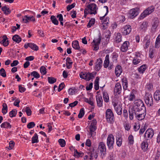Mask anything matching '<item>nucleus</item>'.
<instances>
[{
  "label": "nucleus",
  "mask_w": 160,
  "mask_h": 160,
  "mask_svg": "<svg viewBox=\"0 0 160 160\" xmlns=\"http://www.w3.org/2000/svg\"><path fill=\"white\" fill-rule=\"evenodd\" d=\"M132 30L131 26L129 25H127L121 29L122 33L125 35L129 34Z\"/></svg>",
  "instance_id": "ddd939ff"
},
{
  "label": "nucleus",
  "mask_w": 160,
  "mask_h": 160,
  "mask_svg": "<svg viewBox=\"0 0 160 160\" xmlns=\"http://www.w3.org/2000/svg\"><path fill=\"white\" fill-rule=\"evenodd\" d=\"M25 111L26 112L27 115L28 116H30L32 114V111L29 107H26Z\"/></svg>",
  "instance_id": "bf43d9fd"
},
{
  "label": "nucleus",
  "mask_w": 160,
  "mask_h": 160,
  "mask_svg": "<svg viewBox=\"0 0 160 160\" xmlns=\"http://www.w3.org/2000/svg\"><path fill=\"white\" fill-rule=\"evenodd\" d=\"M58 142L61 147H63L65 146L66 142L64 139H59Z\"/></svg>",
  "instance_id": "4d7b16f0"
},
{
  "label": "nucleus",
  "mask_w": 160,
  "mask_h": 160,
  "mask_svg": "<svg viewBox=\"0 0 160 160\" xmlns=\"http://www.w3.org/2000/svg\"><path fill=\"white\" fill-rule=\"evenodd\" d=\"M2 112L4 115L8 112V106L7 104L5 103H3L2 105Z\"/></svg>",
  "instance_id": "4c0bfd02"
},
{
  "label": "nucleus",
  "mask_w": 160,
  "mask_h": 160,
  "mask_svg": "<svg viewBox=\"0 0 160 160\" xmlns=\"http://www.w3.org/2000/svg\"><path fill=\"white\" fill-rule=\"evenodd\" d=\"M143 42L145 43L144 46L145 48H147L149 46L150 43V40L149 39H148L147 37H145L143 40Z\"/></svg>",
  "instance_id": "c756f323"
},
{
  "label": "nucleus",
  "mask_w": 160,
  "mask_h": 160,
  "mask_svg": "<svg viewBox=\"0 0 160 160\" xmlns=\"http://www.w3.org/2000/svg\"><path fill=\"white\" fill-rule=\"evenodd\" d=\"M123 115L126 119H127L128 117L127 110L125 109L123 110Z\"/></svg>",
  "instance_id": "69168bd1"
},
{
  "label": "nucleus",
  "mask_w": 160,
  "mask_h": 160,
  "mask_svg": "<svg viewBox=\"0 0 160 160\" xmlns=\"http://www.w3.org/2000/svg\"><path fill=\"white\" fill-rule=\"evenodd\" d=\"M127 98L128 101L131 102L135 99V96L133 93L132 92L127 96Z\"/></svg>",
  "instance_id": "58836bf2"
},
{
  "label": "nucleus",
  "mask_w": 160,
  "mask_h": 160,
  "mask_svg": "<svg viewBox=\"0 0 160 160\" xmlns=\"http://www.w3.org/2000/svg\"><path fill=\"white\" fill-rule=\"evenodd\" d=\"M129 45V42L128 41L124 42L121 46L120 50L122 52H126L128 49Z\"/></svg>",
  "instance_id": "f3484780"
},
{
  "label": "nucleus",
  "mask_w": 160,
  "mask_h": 160,
  "mask_svg": "<svg viewBox=\"0 0 160 160\" xmlns=\"http://www.w3.org/2000/svg\"><path fill=\"white\" fill-rule=\"evenodd\" d=\"M154 133V132L152 128L148 129L146 131L144 135V138L146 140H149L152 138Z\"/></svg>",
  "instance_id": "9d476101"
},
{
  "label": "nucleus",
  "mask_w": 160,
  "mask_h": 160,
  "mask_svg": "<svg viewBox=\"0 0 160 160\" xmlns=\"http://www.w3.org/2000/svg\"><path fill=\"white\" fill-rule=\"evenodd\" d=\"M88 155H90V158H89L90 160H92L93 154H94V149L93 148H91L90 151L88 152Z\"/></svg>",
  "instance_id": "6e6d98bb"
},
{
  "label": "nucleus",
  "mask_w": 160,
  "mask_h": 160,
  "mask_svg": "<svg viewBox=\"0 0 160 160\" xmlns=\"http://www.w3.org/2000/svg\"><path fill=\"white\" fill-rule=\"evenodd\" d=\"M122 72V67L120 65H117L115 68V72L116 75L118 77L121 75Z\"/></svg>",
  "instance_id": "4be33fe9"
},
{
  "label": "nucleus",
  "mask_w": 160,
  "mask_h": 160,
  "mask_svg": "<svg viewBox=\"0 0 160 160\" xmlns=\"http://www.w3.org/2000/svg\"><path fill=\"white\" fill-rule=\"evenodd\" d=\"M147 127L146 124L142 125L139 131L140 134H142L146 130Z\"/></svg>",
  "instance_id": "09e8293b"
},
{
  "label": "nucleus",
  "mask_w": 160,
  "mask_h": 160,
  "mask_svg": "<svg viewBox=\"0 0 160 160\" xmlns=\"http://www.w3.org/2000/svg\"><path fill=\"white\" fill-rule=\"evenodd\" d=\"M148 23L146 22H144L140 25L139 28L143 31H145L148 27Z\"/></svg>",
  "instance_id": "c9c22d12"
},
{
  "label": "nucleus",
  "mask_w": 160,
  "mask_h": 160,
  "mask_svg": "<svg viewBox=\"0 0 160 160\" xmlns=\"http://www.w3.org/2000/svg\"><path fill=\"white\" fill-rule=\"evenodd\" d=\"M138 14V12L137 8H133L131 9L129 12V17L131 18H134Z\"/></svg>",
  "instance_id": "a211bd4d"
},
{
  "label": "nucleus",
  "mask_w": 160,
  "mask_h": 160,
  "mask_svg": "<svg viewBox=\"0 0 160 160\" xmlns=\"http://www.w3.org/2000/svg\"><path fill=\"white\" fill-rule=\"evenodd\" d=\"M114 40L117 43H119L122 41V36L120 33H117L114 35Z\"/></svg>",
  "instance_id": "5701e85b"
},
{
  "label": "nucleus",
  "mask_w": 160,
  "mask_h": 160,
  "mask_svg": "<svg viewBox=\"0 0 160 160\" xmlns=\"http://www.w3.org/2000/svg\"><path fill=\"white\" fill-rule=\"evenodd\" d=\"M95 64L96 65L94 68L95 70L96 71H98L102 66V59L101 58L97 59Z\"/></svg>",
  "instance_id": "2eb2a0df"
},
{
  "label": "nucleus",
  "mask_w": 160,
  "mask_h": 160,
  "mask_svg": "<svg viewBox=\"0 0 160 160\" xmlns=\"http://www.w3.org/2000/svg\"><path fill=\"white\" fill-rule=\"evenodd\" d=\"M136 115V117L138 120H142L143 119L146 115V111L138 112H133Z\"/></svg>",
  "instance_id": "f8f14e48"
},
{
  "label": "nucleus",
  "mask_w": 160,
  "mask_h": 160,
  "mask_svg": "<svg viewBox=\"0 0 160 160\" xmlns=\"http://www.w3.org/2000/svg\"><path fill=\"white\" fill-rule=\"evenodd\" d=\"M35 19L33 16L28 17L27 15L24 16L22 18V21L24 23H26L29 22V21H35Z\"/></svg>",
  "instance_id": "412c9836"
},
{
  "label": "nucleus",
  "mask_w": 160,
  "mask_h": 160,
  "mask_svg": "<svg viewBox=\"0 0 160 160\" xmlns=\"http://www.w3.org/2000/svg\"><path fill=\"white\" fill-rule=\"evenodd\" d=\"M1 9L5 15H8L10 14L11 12L9 8H8L6 6L2 7Z\"/></svg>",
  "instance_id": "bb28decb"
},
{
  "label": "nucleus",
  "mask_w": 160,
  "mask_h": 160,
  "mask_svg": "<svg viewBox=\"0 0 160 160\" xmlns=\"http://www.w3.org/2000/svg\"><path fill=\"white\" fill-rule=\"evenodd\" d=\"M35 125V124L34 122H32L29 123L27 125V128L30 129L33 128Z\"/></svg>",
  "instance_id": "052dcab7"
},
{
  "label": "nucleus",
  "mask_w": 160,
  "mask_h": 160,
  "mask_svg": "<svg viewBox=\"0 0 160 160\" xmlns=\"http://www.w3.org/2000/svg\"><path fill=\"white\" fill-rule=\"evenodd\" d=\"M112 104L114 107V109L117 114L121 115L122 114V106L121 104H118L116 102H112Z\"/></svg>",
  "instance_id": "9b49d317"
},
{
  "label": "nucleus",
  "mask_w": 160,
  "mask_h": 160,
  "mask_svg": "<svg viewBox=\"0 0 160 160\" xmlns=\"http://www.w3.org/2000/svg\"><path fill=\"white\" fill-rule=\"evenodd\" d=\"M95 22V19L94 18H92L88 23L87 25V28H90L94 24Z\"/></svg>",
  "instance_id": "49530a36"
},
{
  "label": "nucleus",
  "mask_w": 160,
  "mask_h": 160,
  "mask_svg": "<svg viewBox=\"0 0 160 160\" xmlns=\"http://www.w3.org/2000/svg\"><path fill=\"white\" fill-rule=\"evenodd\" d=\"M132 109L133 112H137L146 111L143 102L140 99H137L134 101Z\"/></svg>",
  "instance_id": "f257e3e1"
},
{
  "label": "nucleus",
  "mask_w": 160,
  "mask_h": 160,
  "mask_svg": "<svg viewBox=\"0 0 160 160\" xmlns=\"http://www.w3.org/2000/svg\"><path fill=\"white\" fill-rule=\"evenodd\" d=\"M46 68L44 66H42L40 68L41 73L43 75H45L47 73Z\"/></svg>",
  "instance_id": "3c124183"
},
{
  "label": "nucleus",
  "mask_w": 160,
  "mask_h": 160,
  "mask_svg": "<svg viewBox=\"0 0 160 160\" xmlns=\"http://www.w3.org/2000/svg\"><path fill=\"white\" fill-rule=\"evenodd\" d=\"M133 111L132 109L131 110H129V118L131 120H132L133 119Z\"/></svg>",
  "instance_id": "680f3d73"
},
{
  "label": "nucleus",
  "mask_w": 160,
  "mask_h": 160,
  "mask_svg": "<svg viewBox=\"0 0 160 160\" xmlns=\"http://www.w3.org/2000/svg\"><path fill=\"white\" fill-rule=\"evenodd\" d=\"M48 82L50 84H53L56 81V79L52 77H48Z\"/></svg>",
  "instance_id": "864d4df0"
},
{
  "label": "nucleus",
  "mask_w": 160,
  "mask_h": 160,
  "mask_svg": "<svg viewBox=\"0 0 160 160\" xmlns=\"http://www.w3.org/2000/svg\"><path fill=\"white\" fill-rule=\"evenodd\" d=\"M148 146V143L146 142L143 141L141 144V148L143 150H147Z\"/></svg>",
  "instance_id": "c03bdc74"
},
{
  "label": "nucleus",
  "mask_w": 160,
  "mask_h": 160,
  "mask_svg": "<svg viewBox=\"0 0 160 160\" xmlns=\"http://www.w3.org/2000/svg\"><path fill=\"white\" fill-rule=\"evenodd\" d=\"M159 24V20L158 18H155L152 24L151 30L152 32H155L156 31V29L158 26Z\"/></svg>",
  "instance_id": "4468645a"
},
{
  "label": "nucleus",
  "mask_w": 160,
  "mask_h": 160,
  "mask_svg": "<svg viewBox=\"0 0 160 160\" xmlns=\"http://www.w3.org/2000/svg\"><path fill=\"white\" fill-rule=\"evenodd\" d=\"M0 74L4 78L6 77V72L3 68H2L0 70Z\"/></svg>",
  "instance_id": "13d9d810"
},
{
  "label": "nucleus",
  "mask_w": 160,
  "mask_h": 160,
  "mask_svg": "<svg viewBox=\"0 0 160 160\" xmlns=\"http://www.w3.org/2000/svg\"><path fill=\"white\" fill-rule=\"evenodd\" d=\"M72 46L73 48L76 50H79L80 48L78 42L77 40H75L72 42Z\"/></svg>",
  "instance_id": "cd10ccee"
},
{
  "label": "nucleus",
  "mask_w": 160,
  "mask_h": 160,
  "mask_svg": "<svg viewBox=\"0 0 160 160\" xmlns=\"http://www.w3.org/2000/svg\"><path fill=\"white\" fill-rule=\"evenodd\" d=\"M38 134L37 133H35L32 138V143H38Z\"/></svg>",
  "instance_id": "ea45409f"
},
{
  "label": "nucleus",
  "mask_w": 160,
  "mask_h": 160,
  "mask_svg": "<svg viewBox=\"0 0 160 160\" xmlns=\"http://www.w3.org/2000/svg\"><path fill=\"white\" fill-rule=\"evenodd\" d=\"M122 91V86L119 82H117L115 85L114 88V92L117 95L121 93Z\"/></svg>",
  "instance_id": "dca6fc26"
},
{
  "label": "nucleus",
  "mask_w": 160,
  "mask_h": 160,
  "mask_svg": "<svg viewBox=\"0 0 160 160\" xmlns=\"http://www.w3.org/2000/svg\"><path fill=\"white\" fill-rule=\"evenodd\" d=\"M104 8H105L107 10V12L102 17H100V19L101 20H103L105 18V16L107 14L108 12V7L107 6H104Z\"/></svg>",
  "instance_id": "0e129e2a"
},
{
  "label": "nucleus",
  "mask_w": 160,
  "mask_h": 160,
  "mask_svg": "<svg viewBox=\"0 0 160 160\" xmlns=\"http://www.w3.org/2000/svg\"><path fill=\"white\" fill-rule=\"evenodd\" d=\"M140 127V124H138V125L137 124L135 123L133 126V129L135 131H137L139 129Z\"/></svg>",
  "instance_id": "774afa93"
},
{
  "label": "nucleus",
  "mask_w": 160,
  "mask_h": 160,
  "mask_svg": "<svg viewBox=\"0 0 160 160\" xmlns=\"http://www.w3.org/2000/svg\"><path fill=\"white\" fill-rule=\"evenodd\" d=\"M0 126L2 128L7 129H10L12 127L11 124L8 122H5L2 123L1 124Z\"/></svg>",
  "instance_id": "b1692460"
},
{
  "label": "nucleus",
  "mask_w": 160,
  "mask_h": 160,
  "mask_svg": "<svg viewBox=\"0 0 160 160\" xmlns=\"http://www.w3.org/2000/svg\"><path fill=\"white\" fill-rule=\"evenodd\" d=\"M97 121L95 118L93 119L91 122V125L89 126L90 132L89 135L90 137L92 136L93 132H94L97 129Z\"/></svg>",
  "instance_id": "1a4fd4ad"
},
{
  "label": "nucleus",
  "mask_w": 160,
  "mask_h": 160,
  "mask_svg": "<svg viewBox=\"0 0 160 160\" xmlns=\"http://www.w3.org/2000/svg\"><path fill=\"white\" fill-rule=\"evenodd\" d=\"M160 46V34L156 38L155 44V47L158 48Z\"/></svg>",
  "instance_id": "a19ab883"
},
{
  "label": "nucleus",
  "mask_w": 160,
  "mask_h": 160,
  "mask_svg": "<svg viewBox=\"0 0 160 160\" xmlns=\"http://www.w3.org/2000/svg\"><path fill=\"white\" fill-rule=\"evenodd\" d=\"M74 156L78 158L80 157H82L84 155V153L82 152H78L76 149L74 150Z\"/></svg>",
  "instance_id": "f704fd0d"
},
{
  "label": "nucleus",
  "mask_w": 160,
  "mask_h": 160,
  "mask_svg": "<svg viewBox=\"0 0 160 160\" xmlns=\"http://www.w3.org/2000/svg\"><path fill=\"white\" fill-rule=\"evenodd\" d=\"M103 97L105 102H108L109 101V97L108 94L106 91H104L103 92Z\"/></svg>",
  "instance_id": "72a5a7b5"
},
{
  "label": "nucleus",
  "mask_w": 160,
  "mask_h": 160,
  "mask_svg": "<svg viewBox=\"0 0 160 160\" xmlns=\"http://www.w3.org/2000/svg\"><path fill=\"white\" fill-rule=\"evenodd\" d=\"M144 100L146 104L148 106L153 105V100L152 95L149 92H146L144 96Z\"/></svg>",
  "instance_id": "39448f33"
},
{
  "label": "nucleus",
  "mask_w": 160,
  "mask_h": 160,
  "mask_svg": "<svg viewBox=\"0 0 160 160\" xmlns=\"http://www.w3.org/2000/svg\"><path fill=\"white\" fill-rule=\"evenodd\" d=\"M128 143L130 145H132L134 142L133 136L132 135L130 134L129 136L128 137Z\"/></svg>",
  "instance_id": "37998d69"
},
{
  "label": "nucleus",
  "mask_w": 160,
  "mask_h": 160,
  "mask_svg": "<svg viewBox=\"0 0 160 160\" xmlns=\"http://www.w3.org/2000/svg\"><path fill=\"white\" fill-rule=\"evenodd\" d=\"M109 63V54H107L105 57V59L104 62V67L105 68H108Z\"/></svg>",
  "instance_id": "a878e982"
},
{
  "label": "nucleus",
  "mask_w": 160,
  "mask_h": 160,
  "mask_svg": "<svg viewBox=\"0 0 160 160\" xmlns=\"http://www.w3.org/2000/svg\"><path fill=\"white\" fill-rule=\"evenodd\" d=\"M97 5L95 3H92L87 5L84 11V16L86 18L88 14H96L97 12Z\"/></svg>",
  "instance_id": "f03ea898"
},
{
  "label": "nucleus",
  "mask_w": 160,
  "mask_h": 160,
  "mask_svg": "<svg viewBox=\"0 0 160 160\" xmlns=\"http://www.w3.org/2000/svg\"><path fill=\"white\" fill-rule=\"evenodd\" d=\"M97 72H95L92 73L88 72L82 73V72L80 73L79 76L80 78L89 81L94 78Z\"/></svg>",
  "instance_id": "7ed1b4c3"
},
{
  "label": "nucleus",
  "mask_w": 160,
  "mask_h": 160,
  "mask_svg": "<svg viewBox=\"0 0 160 160\" xmlns=\"http://www.w3.org/2000/svg\"><path fill=\"white\" fill-rule=\"evenodd\" d=\"M114 143V138L112 134L108 135L107 141V144L109 149H112Z\"/></svg>",
  "instance_id": "0eeeda50"
},
{
  "label": "nucleus",
  "mask_w": 160,
  "mask_h": 160,
  "mask_svg": "<svg viewBox=\"0 0 160 160\" xmlns=\"http://www.w3.org/2000/svg\"><path fill=\"white\" fill-rule=\"evenodd\" d=\"M17 111L15 109H13L9 113V116L11 118H12L15 117L17 113Z\"/></svg>",
  "instance_id": "de8ad7c7"
},
{
  "label": "nucleus",
  "mask_w": 160,
  "mask_h": 160,
  "mask_svg": "<svg viewBox=\"0 0 160 160\" xmlns=\"http://www.w3.org/2000/svg\"><path fill=\"white\" fill-rule=\"evenodd\" d=\"M147 68L146 65L144 64L138 68V71L141 73L143 74Z\"/></svg>",
  "instance_id": "e433bc0d"
},
{
  "label": "nucleus",
  "mask_w": 160,
  "mask_h": 160,
  "mask_svg": "<svg viewBox=\"0 0 160 160\" xmlns=\"http://www.w3.org/2000/svg\"><path fill=\"white\" fill-rule=\"evenodd\" d=\"M154 98L156 101H158L160 100V91L157 90L154 93Z\"/></svg>",
  "instance_id": "7c9ffc66"
},
{
  "label": "nucleus",
  "mask_w": 160,
  "mask_h": 160,
  "mask_svg": "<svg viewBox=\"0 0 160 160\" xmlns=\"http://www.w3.org/2000/svg\"><path fill=\"white\" fill-rule=\"evenodd\" d=\"M155 8L153 6H151L145 10L141 15V19H142L147 15L151 13L154 11Z\"/></svg>",
  "instance_id": "6e6552de"
},
{
  "label": "nucleus",
  "mask_w": 160,
  "mask_h": 160,
  "mask_svg": "<svg viewBox=\"0 0 160 160\" xmlns=\"http://www.w3.org/2000/svg\"><path fill=\"white\" fill-rule=\"evenodd\" d=\"M122 84L123 89L125 90H126L128 87V80L126 78H123L122 79Z\"/></svg>",
  "instance_id": "393cba45"
},
{
  "label": "nucleus",
  "mask_w": 160,
  "mask_h": 160,
  "mask_svg": "<svg viewBox=\"0 0 160 160\" xmlns=\"http://www.w3.org/2000/svg\"><path fill=\"white\" fill-rule=\"evenodd\" d=\"M106 118L108 122L112 123L114 120V114L111 109L108 108L106 112Z\"/></svg>",
  "instance_id": "20e7f679"
},
{
  "label": "nucleus",
  "mask_w": 160,
  "mask_h": 160,
  "mask_svg": "<svg viewBox=\"0 0 160 160\" xmlns=\"http://www.w3.org/2000/svg\"><path fill=\"white\" fill-rule=\"evenodd\" d=\"M50 19L52 23L54 25H58V22L55 16L52 15L51 16Z\"/></svg>",
  "instance_id": "79ce46f5"
},
{
  "label": "nucleus",
  "mask_w": 160,
  "mask_h": 160,
  "mask_svg": "<svg viewBox=\"0 0 160 160\" xmlns=\"http://www.w3.org/2000/svg\"><path fill=\"white\" fill-rule=\"evenodd\" d=\"M96 99L98 106L99 108L103 106V100L101 95H97L96 97Z\"/></svg>",
  "instance_id": "aec40b11"
},
{
  "label": "nucleus",
  "mask_w": 160,
  "mask_h": 160,
  "mask_svg": "<svg viewBox=\"0 0 160 160\" xmlns=\"http://www.w3.org/2000/svg\"><path fill=\"white\" fill-rule=\"evenodd\" d=\"M145 88L148 90L151 91L153 88V85L152 83H147L145 86Z\"/></svg>",
  "instance_id": "5fc2aeb1"
},
{
  "label": "nucleus",
  "mask_w": 160,
  "mask_h": 160,
  "mask_svg": "<svg viewBox=\"0 0 160 160\" xmlns=\"http://www.w3.org/2000/svg\"><path fill=\"white\" fill-rule=\"evenodd\" d=\"M85 113L84 109L83 108L80 109L79 113L78 115V118H82L84 116Z\"/></svg>",
  "instance_id": "603ef678"
},
{
  "label": "nucleus",
  "mask_w": 160,
  "mask_h": 160,
  "mask_svg": "<svg viewBox=\"0 0 160 160\" xmlns=\"http://www.w3.org/2000/svg\"><path fill=\"white\" fill-rule=\"evenodd\" d=\"M3 39L2 40H1L0 39V43L2 44L4 47L7 46L9 44L8 38L7 37L6 35H4L2 37Z\"/></svg>",
  "instance_id": "6ab92c4d"
},
{
  "label": "nucleus",
  "mask_w": 160,
  "mask_h": 160,
  "mask_svg": "<svg viewBox=\"0 0 160 160\" xmlns=\"http://www.w3.org/2000/svg\"><path fill=\"white\" fill-rule=\"evenodd\" d=\"M75 6V3H73L70 5H68L67 7V9L68 11H69L72 8L74 7Z\"/></svg>",
  "instance_id": "e2e57ef3"
},
{
  "label": "nucleus",
  "mask_w": 160,
  "mask_h": 160,
  "mask_svg": "<svg viewBox=\"0 0 160 160\" xmlns=\"http://www.w3.org/2000/svg\"><path fill=\"white\" fill-rule=\"evenodd\" d=\"M101 39V33H99L98 35V38H94L93 41L92 42L96 44H99L100 43Z\"/></svg>",
  "instance_id": "2f4dec72"
},
{
  "label": "nucleus",
  "mask_w": 160,
  "mask_h": 160,
  "mask_svg": "<svg viewBox=\"0 0 160 160\" xmlns=\"http://www.w3.org/2000/svg\"><path fill=\"white\" fill-rule=\"evenodd\" d=\"M12 39L13 41L17 43H19L22 40V38L17 35H15L13 36Z\"/></svg>",
  "instance_id": "473e14b6"
},
{
  "label": "nucleus",
  "mask_w": 160,
  "mask_h": 160,
  "mask_svg": "<svg viewBox=\"0 0 160 160\" xmlns=\"http://www.w3.org/2000/svg\"><path fill=\"white\" fill-rule=\"evenodd\" d=\"M65 86V85L64 83V82H62L61 83L60 85H59L58 89V91L59 92H60L64 88Z\"/></svg>",
  "instance_id": "338daca9"
},
{
  "label": "nucleus",
  "mask_w": 160,
  "mask_h": 160,
  "mask_svg": "<svg viewBox=\"0 0 160 160\" xmlns=\"http://www.w3.org/2000/svg\"><path fill=\"white\" fill-rule=\"evenodd\" d=\"M31 76H33L34 78H38L40 77L39 74L38 72L36 71H34L31 72Z\"/></svg>",
  "instance_id": "8fccbe9b"
},
{
  "label": "nucleus",
  "mask_w": 160,
  "mask_h": 160,
  "mask_svg": "<svg viewBox=\"0 0 160 160\" xmlns=\"http://www.w3.org/2000/svg\"><path fill=\"white\" fill-rule=\"evenodd\" d=\"M28 46L31 49L34 51H38V47L34 43H28Z\"/></svg>",
  "instance_id": "c85d7f7f"
},
{
  "label": "nucleus",
  "mask_w": 160,
  "mask_h": 160,
  "mask_svg": "<svg viewBox=\"0 0 160 160\" xmlns=\"http://www.w3.org/2000/svg\"><path fill=\"white\" fill-rule=\"evenodd\" d=\"M122 142V138L121 137H116V143L118 147H120Z\"/></svg>",
  "instance_id": "a18cd8bd"
},
{
  "label": "nucleus",
  "mask_w": 160,
  "mask_h": 160,
  "mask_svg": "<svg viewBox=\"0 0 160 160\" xmlns=\"http://www.w3.org/2000/svg\"><path fill=\"white\" fill-rule=\"evenodd\" d=\"M98 151L100 152L101 157L102 158L106 154V148L105 144L103 142H100L98 148Z\"/></svg>",
  "instance_id": "423d86ee"
}]
</instances>
